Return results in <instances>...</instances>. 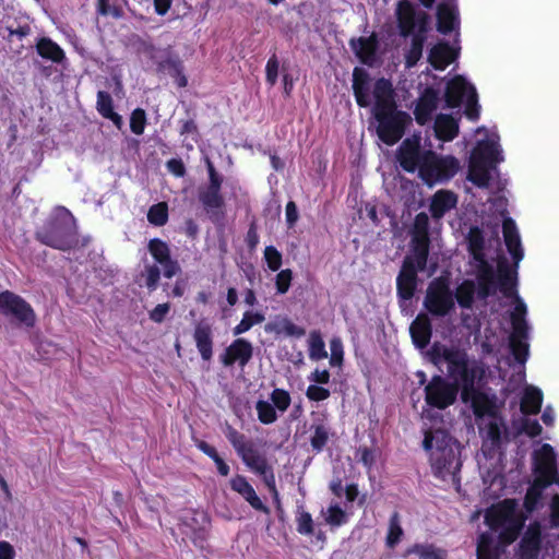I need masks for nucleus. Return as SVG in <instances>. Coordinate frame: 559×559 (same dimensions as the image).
I'll use <instances>...</instances> for the list:
<instances>
[{"mask_svg":"<svg viewBox=\"0 0 559 559\" xmlns=\"http://www.w3.org/2000/svg\"><path fill=\"white\" fill-rule=\"evenodd\" d=\"M504 162L500 136L491 128V241L499 242L497 226L493 219L501 218L503 243L510 259L499 247L491 257V314L501 317V323L508 322V354L498 359L513 369L512 374H526L525 366L530 358L531 325L527 321V305L520 296L519 269L524 259V247L515 221L509 215V195L507 189L509 177L499 169Z\"/></svg>","mask_w":559,"mask_h":559,"instance_id":"1","label":"nucleus"},{"mask_svg":"<svg viewBox=\"0 0 559 559\" xmlns=\"http://www.w3.org/2000/svg\"><path fill=\"white\" fill-rule=\"evenodd\" d=\"M431 361L453 380L449 382L441 376H433L425 386L426 403L438 409H445L454 404L460 388L462 400L469 403L475 416V423L483 438L481 453L489 452V394L486 388L487 379L484 368L476 360H469L466 353L435 345L429 353Z\"/></svg>","mask_w":559,"mask_h":559,"instance_id":"2","label":"nucleus"},{"mask_svg":"<svg viewBox=\"0 0 559 559\" xmlns=\"http://www.w3.org/2000/svg\"><path fill=\"white\" fill-rule=\"evenodd\" d=\"M443 102L442 108H460L464 106V114L472 120L478 117L477 94L473 85L457 75L447 81L443 94L433 87H427L417 100L414 115L419 124L431 120V115Z\"/></svg>","mask_w":559,"mask_h":559,"instance_id":"3","label":"nucleus"},{"mask_svg":"<svg viewBox=\"0 0 559 559\" xmlns=\"http://www.w3.org/2000/svg\"><path fill=\"white\" fill-rule=\"evenodd\" d=\"M372 94L378 136L385 144L393 145L402 139L407 124L412 123V118L408 114L396 110L394 90L389 80L378 79Z\"/></svg>","mask_w":559,"mask_h":559,"instance_id":"4","label":"nucleus"},{"mask_svg":"<svg viewBox=\"0 0 559 559\" xmlns=\"http://www.w3.org/2000/svg\"><path fill=\"white\" fill-rule=\"evenodd\" d=\"M35 237L43 245L53 249L71 250L79 246L76 221L69 210L58 206L36 230Z\"/></svg>","mask_w":559,"mask_h":559,"instance_id":"5","label":"nucleus"},{"mask_svg":"<svg viewBox=\"0 0 559 559\" xmlns=\"http://www.w3.org/2000/svg\"><path fill=\"white\" fill-rule=\"evenodd\" d=\"M147 250L153 257L154 261L151 262L146 257L142 259L143 269L138 275V283L140 286L144 285L150 292L157 288L160 278L162 265L164 276L171 278L181 273L179 262L171 258V251L167 242L159 238H153L147 243Z\"/></svg>","mask_w":559,"mask_h":559,"instance_id":"6","label":"nucleus"},{"mask_svg":"<svg viewBox=\"0 0 559 559\" xmlns=\"http://www.w3.org/2000/svg\"><path fill=\"white\" fill-rule=\"evenodd\" d=\"M399 28L402 36L413 35L412 46L406 55V66L414 67L423 55L424 34L427 29V15L417 11L408 1H401L396 9Z\"/></svg>","mask_w":559,"mask_h":559,"instance_id":"7","label":"nucleus"},{"mask_svg":"<svg viewBox=\"0 0 559 559\" xmlns=\"http://www.w3.org/2000/svg\"><path fill=\"white\" fill-rule=\"evenodd\" d=\"M435 438L436 448L430 453L435 474L443 479L450 476L453 484L459 485L457 474L462 467L459 442L443 429H437Z\"/></svg>","mask_w":559,"mask_h":559,"instance_id":"8","label":"nucleus"},{"mask_svg":"<svg viewBox=\"0 0 559 559\" xmlns=\"http://www.w3.org/2000/svg\"><path fill=\"white\" fill-rule=\"evenodd\" d=\"M431 157H433V151L423 150L420 136L417 135L405 139L397 150L400 166L408 173L418 170L421 178L424 177V170L427 169Z\"/></svg>","mask_w":559,"mask_h":559,"instance_id":"9","label":"nucleus"},{"mask_svg":"<svg viewBox=\"0 0 559 559\" xmlns=\"http://www.w3.org/2000/svg\"><path fill=\"white\" fill-rule=\"evenodd\" d=\"M467 249L469 252L468 274L484 276L489 274V260L486 251V238L484 230L478 226H472L468 230Z\"/></svg>","mask_w":559,"mask_h":559,"instance_id":"10","label":"nucleus"},{"mask_svg":"<svg viewBox=\"0 0 559 559\" xmlns=\"http://www.w3.org/2000/svg\"><path fill=\"white\" fill-rule=\"evenodd\" d=\"M424 306L437 317H444L454 308V296L445 281L435 278L428 285Z\"/></svg>","mask_w":559,"mask_h":559,"instance_id":"11","label":"nucleus"},{"mask_svg":"<svg viewBox=\"0 0 559 559\" xmlns=\"http://www.w3.org/2000/svg\"><path fill=\"white\" fill-rule=\"evenodd\" d=\"M0 312L26 328H33L36 322V316L31 305L10 290L0 293Z\"/></svg>","mask_w":559,"mask_h":559,"instance_id":"12","label":"nucleus"},{"mask_svg":"<svg viewBox=\"0 0 559 559\" xmlns=\"http://www.w3.org/2000/svg\"><path fill=\"white\" fill-rule=\"evenodd\" d=\"M467 180L478 188L489 186V139L478 141L471 152Z\"/></svg>","mask_w":559,"mask_h":559,"instance_id":"13","label":"nucleus"},{"mask_svg":"<svg viewBox=\"0 0 559 559\" xmlns=\"http://www.w3.org/2000/svg\"><path fill=\"white\" fill-rule=\"evenodd\" d=\"M474 276L475 281L465 280L453 295L460 307L465 309H472L476 302L486 305V298L489 295V274Z\"/></svg>","mask_w":559,"mask_h":559,"instance_id":"14","label":"nucleus"},{"mask_svg":"<svg viewBox=\"0 0 559 559\" xmlns=\"http://www.w3.org/2000/svg\"><path fill=\"white\" fill-rule=\"evenodd\" d=\"M532 473L534 479H540L551 485L556 483L558 473L557 455L549 443H544L533 452Z\"/></svg>","mask_w":559,"mask_h":559,"instance_id":"15","label":"nucleus"},{"mask_svg":"<svg viewBox=\"0 0 559 559\" xmlns=\"http://www.w3.org/2000/svg\"><path fill=\"white\" fill-rule=\"evenodd\" d=\"M461 165L457 158L453 156H438L433 152V157L429 159L427 169L424 170L423 180L432 185L437 181H447L454 177L460 170Z\"/></svg>","mask_w":559,"mask_h":559,"instance_id":"16","label":"nucleus"},{"mask_svg":"<svg viewBox=\"0 0 559 559\" xmlns=\"http://www.w3.org/2000/svg\"><path fill=\"white\" fill-rule=\"evenodd\" d=\"M221 188L222 186L207 185L199 189V201L214 224H223L226 216L225 200Z\"/></svg>","mask_w":559,"mask_h":559,"instance_id":"17","label":"nucleus"},{"mask_svg":"<svg viewBox=\"0 0 559 559\" xmlns=\"http://www.w3.org/2000/svg\"><path fill=\"white\" fill-rule=\"evenodd\" d=\"M253 356V346L246 338L238 337L226 347L224 353L219 356V360L225 367H230L238 364L243 368Z\"/></svg>","mask_w":559,"mask_h":559,"instance_id":"18","label":"nucleus"},{"mask_svg":"<svg viewBox=\"0 0 559 559\" xmlns=\"http://www.w3.org/2000/svg\"><path fill=\"white\" fill-rule=\"evenodd\" d=\"M542 528L539 523L534 522L528 525L522 539L519 543L516 556L518 559H538L542 550Z\"/></svg>","mask_w":559,"mask_h":559,"instance_id":"19","label":"nucleus"},{"mask_svg":"<svg viewBox=\"0 0 559 559\" xmlns=\"http://www.w3.org/2000/svg\"><path fill=\"white\" fill-rule=\"evenodd\" d=\"M417 286V271L409 263H403L396 278V290L400 304L411 300Z\"/></svg>","mask_w":559,"mask_h":559,"instance_id":"20","label":"nucleus"},{"mask_svg":"<svg viewBox=\"0 0 559 559\" xmlns=\"http://www.w3.org/2000/svg\"><path fill=\"white\" fill-rule=\"evenodd\" d=\"M193 340L201 358L205 361H210L213 356V331L212 326L205 320H201L197 323Z\"/></svg>","mask_w":559,"mask_h":559,"instance_id":"21","label":"nucleus"},{"mask_svg":"<svg viewBox=\"0 0 559 559\" xmlns=\"http://www.w3.org/2000/svg\"><path fill=\"white\" fill-rule=\"evenodd\" d=\"M230 487L238 492L254 510L270 513V509L261 501L255 493L253 487L248 483L246 477L236 475L230 480Z\"/></svg>","mask_w":559,"mask_h":559,"instance_id":"22","label":"nucleus"},{"mask_svg":"<svg viewBox=\"0 0 559 559\" xmlns=\"http://www.w3.org/2000/svg\"><path fill=\"white\" fill-rule=\"evenodd\" d=\"M457 204V195L450 190L437 191L430 200L429 211L433 219L442 218Z\"/></svg>","mask_w":559,"mask_h":559,"instance_id":"23","label":"nucleus"},{"mask_svg":"<svg viewBox=\"0 0 559 559\" xmlns=\"http://www.w3.org/2000/svg\"><path fill=\"white\" fill-rule=\"evenodd\" d=\"M460 20L459 11L452 3H441L437 10V28L442 34L456 32L459 29Z\"/></svg>","mask_w":559,"mask_h":559,"instance_id":"24","label":"nucleus"},{"mask_svg":"<svg viewBox=\"0 0 559 559\" xmlns=\"http://www.w3.org/2000/svg\"><path fill=\"white\" fill-rule=\"evenodd\" d=\"M459 119L452 115L439 114L437 115L432 130L436 138L440 141H452L459 134Z\"/></svg>","mask_w":559,"mask_h":559,"instance_id":"25","label":"nucleus"},{"mask_svg":"<svg viewBox=\"0 0 559 559\" xmlns=\"http://www.w3.org/2000/svg\"><path fill=\"white\" fill-rule=\"evenodd\" d=\"M350 47L364 64L372 66L374 63L378 49V40L374 35L353 38L350 39Z\"/></svg>","mask_w":559,"mask_h":559,"instance_id":"26","label":"nucleus"},{"mask_svg":"<svg viewBox=\"0 0 559 559\" xmlns=\"http://www.w3.org/2000/svg\"><path fill=\"white\" fill-rule=\"evenodd\" d=\"M543 428L536 419L521 418L513 421L512 427H504V440L508 442L525 433L530 438H536L542 435Z\"/></svg>","mask_w":559,"mask_h":559,"instance_id":"27","label":"nucleus"},{"mask_svg":"<svg viewBox=\"0 0 559 559\" xmlns=\"http://www.w3.org/2000/svg\"><path fill=\"white\" fill-rule=\"evenodd\" d=\"M457 57V49L448 43L435 45L429 52L428 60L435 69L443 70Z\"/></svg>","mask_w":559,"mask_h":559,"instance_id":"28","label":"nucleus"},{"mask_svg":"<svg viewBox=\"0 0 559 559\" xmlns=\"http://www.w3.org/2000/svg\"><path fill=\"white\" fill-rule=\"evenodd\" d=\"M544 395L539 388L526 385L520 403V411L523 415H537L543 405Z\"/></svg>","mask_w":559,"mask_h":559,"instance_id":"29","label":"nucleus"},{"mask_svg":"<svg viewBox=\"0 0 559 559\" xmlns=\"http://www.w3.org/2000/svg\"><path fill=\"white\" fill-rule=\"evenodd\" d=\"M353 76V91L356 102L360 107H368L371 104L369 76L357 68L354 70Z\"/></svg>","mask_w":559,"mask_h":559,"instance_id":"30","label":"nucleus"},{"mask_svg":"<svg viewBox=\"0 0 559 559\" xmlns=\"http://www.w3.org/2000/svg\"><path fill=\"white\" fill-rule=\"evenodd\" d=\"M412 257H406L403 263H409L417 272L427 267L430 240H411Z\"/></svg>","mask_w":559,"mask_h":559,"instance_id":"31","label":"nucleus"},{"mask_svg":"<svg viewBox=\"0 0 559 559\" xmlns=\"http://www.w3.org/2000/svg\"><path fill=\"white\" fill-rule=\"evenodd\" d=\"M413 343L418 348L426 347L431 337V323L427 317L418 316L409 326Z\"/></svg>","mask_w":559,"mask_h":559,"instance_id":"32","label":"nucleus"},{"mask_svg":"<svg viewBox=\"0 0 559 559\" xmlns=\"http://www.w3.org/2000/svg\"><path fill=\"white\" fill-rule=\"evenodd\" d=\"M157 70L175 78L179 87L187 86L188 81L183 74L182 62L177 56L167 53L164 59L157 61Z\"/></svg>","mask_w":559,"mask_h":559,"instance_id":"33","label":"nucleus"},{"mask_svg":"<svg viewBox=\"0 0 559 559\" xmlns=\"http://www.w3.org/2000/svg\"><path fill=\"white\" fill-rule=\"evenodd\" d=\"M549 486H551V484H547L540 479H533L532 484L526 490L523 500V508L527 513H533L535 510H537L544 497V490Z\"/></svg>","mask_w":559,"mask_h":559,"instance_id":"34","label":"nucleus"},{"mask_svg":"<svg viewBox=\"0 0 559 559\" xmlns=\"http://www.w3.org/2000/svg\"><path fill=\"white\" fill-rule=\"evenodd\" d=\"M37 53L44 59L61 63L66 59L64 51L61 47L48 37L40 38L36 44Z\"/></svg>","mask_w":559,"mask_h":559,"instance_id":"35","label":"nucleus"},{"mask_svg":"<svg viewBox=\"0 0 559 559\" xmlns=\"http://www.w3.org/2000/svg\"><path fill=\"white\" fill-rule=\"evenodd\" d=\"M242 462L254 473L263 472L269 466L266 459L259 453V451L252 444L248 447L242 453L239 454Z\"/></svg>","mask_w":559,"mask_h":559,"instance_id":"36","label":"nucleus"},{"mask_svg":"<svg viewBox=\"0 0 559 559\" xmlns=\"http://www.w3.org/2000/svg\"><path fill=\"white\" fill-rule=\"evenodd\" d=\"M407 554H415L419 559H447V551L432 544H415L407 549Z\"/></svg>","mask_w":559,"mask_h":559,"instance_id":"37","label":"nucleus"},{"mask_svg":"<svg viewBox=\"0 0 559 559\" xmlns=\"http://www.w3.org/2000/svg\"><path fill=\"white\" fill-rule=\"evenodd\" d=\"M524 520L519 518H510L506 520V526L500 533L501 540L510 545L518 539L523 528Z\"/></svg>","mask_w":559,"mask_h":559,"instance_id":"38","label":"nucleus"},{"mask_svg":"<svg viewBox=\"0 0 559 559\" xmlns=\"http://www.w3.org/2000/svg\"><path fill=\"white\" fill-rule=\"evenodd\" d=\"M411 235L412 240H430L429 217L427 213L420 212L415 216Z\"/></svg>","mask_w":559,"mask_h":559,"instance_id":"39","label":"nucleus"},{"mask_svg":"<svg viewBox=\"0 0 559 559\" xmlns=\"http://www.w3.org/2000/svg\"><path fill=\"white\" fill-rule=\"evenodd\" d=\"M296 524L297 532L300 535L310 536L314 534V522L309 512H307L302 506L297 508L296 512Z\"/></svg>","mask_w":559,"mask_h":559,"instance_id":"40","label":"nucleus"},{"mask_svg":"<svg viewBox=\"0 0 559 559\" xmlns=\"http://www.w3.org/2000/svg\"><path fill=\"white\" fill-rule=\"evenodd\" d=\"M403 534L404 532L401 526L400 514L394 512L389 522V532L385 539L386 546L389 548H394L400 543Z\"/></svg>","mask_w":559,"mask_h":559,"instance_id":"41","label":"nucleus"},{"mask_svg":"<svg viewBox=\"0 0 559 559\" xmlns=\"http://www.w3.org/2000/svg\"><path fill=\"white\" fill-rule=\"evenodd\" d=\"M265 320L264 316L260 312H245L241 321L233 329V334L238 336L249 331L254 324L262 323Z\"/></svg>","mask_w":559,"mask_h":559,"instance_id":"42","label":"nucleus"},{"mask_svg":"<svg viewBox=\"0 0 559 559\" xmlns=\"http://www.w3.org/2000/svg\"><path fill=\"white\" fill-rule=\"evenodd\" d=\"M147 221L154 226H164L168 222V205L159 202L152 205L147 212Z\"/></svg>","mask_w":559,"mask_h":559,"instance_id":"43","label":"nucleus"},{"mask_svg":"<svg viewBox=\"0 0 559 559\" xmlns=\"http://www.w3.org/2000/svg\"><path fill=\"white\" fill-rule=\"evenodd\" d=\"M309 357L312 360H320L328 357L325 344L319 332L313 331L309 336Z\"/></svg>","mask_w":559,"mask_h":559,"instance_id":"44","label":"nucleus"},{"mask_svg":"<svg viewBox=\"0 0 559 559\" xmlns=\"http://www.w3.org/2000/svg\"><path fill=\"white\" fill-rule=\"evenodd\" d=\"M497 396L491 393V450L499 447L504 440V430L502 431L499 424L497 423Z\"/></svg>","mask_w":559,"mask_h":559,"instance_id":"45","label":"nucleus"},{"mask_svg":"<svg viewBox=\"0 0 559 559\" xmlns=\"http://www.w3.org/2000/svg\"><path fill=\"white\" fill-rule=\"evenodd\" d=\"M255 409L259 420L264 425L272 424L277 419L275 407L267 401H258Z\"/></svg>","mask_w":559,"mask_h":559,"instance_id":"46","label":"nucleus"},{"mask_svg":"<svg viewBox=\"0 0 559 559\" xmlns=\"http://www.w3.org/2000/svg\"><path fill=\"white\" fill-rule=\"evenodd\" d=\"M314 432L310 439L312 449L317 452H321L329 440V429L324 425L313 426Z\"/></svg>","mask_w":559,"mask_h":559,"instance_id":"47","label":"nucleus"},{"mask_svg":"<svg viewBox=\"0 0 559 559\" xmlns=\"http://www.w3.org/2000/svg\"><path fill=\"white\" fill-rule=\"evenodd\" d=\"M145 123H146L145 110L142 108L134 109L130 117L131 131L136 135H141L144 132Z\"/></svg>","mask_w":559,"mask_h":559,"instance_id":"48","label":"nucleus"},{"mask_svg":"<svg viewBox=\"0 0 559 559\" xmlns=\"http://www.w3.org/2000/svg\"><path fill=\"white\" fill-rule=\"evenodd\" d=\"M271 401L280 412L284 413L290 405V395L283 389H274L271 393Z\"/></svg>","mask_w":559,"mask_h":559,"instance_id":"49","label":"nucleus"},{"mask_svg":"<svg viewBox=\"0 0 559 559\" xmlns=\"http://www.w3.org/2000/svg\"><path fill=\"white\" fill-rule=\"evenodd\" d=\"M96 108L104 118L114 111L112 98L109 93L105 91L97 93Z\"/></svg>","mask_w":559,"mask_h":559,"instance_id":"50","label":"nucleus"},{"mask_svg":"<svg viewBox=\"0 0 559 559\" xmlns=\"http://www.w3.org/2000/svg\"><path fill=\"white\" fill-rule=\"evenodd\" d=\"M477 559H489V531L478 533L476 543Z\"/></svg>","mask_w":559,"mask_h":559,"instance_id":"51","label":"nucleus"},{"mask_svg":"<svg viewBox=\"0 0 559 559\" xmlns=\"http://www.w3.org/2000/svg\"><path fill=\"white\" fill-rule=\"evenodd\" d=\"M347 520L346 513L337 506H331L328 509V515L325 518V521L328 524L333 526H340L344 524Z\"/></svg>","mask_w":559,"mask_h":559,"instance_id":"52","label":"nucleus"},{"mask_svg":"<svg viewBox=\"0 0 559 559\" xmlns=\"http://www.w3.org/2000/svg\"><path fill=\"white\" fill-rule=\"evenodd\" d=\"M264 259L267 263V266L272 271L280 270L282 265V253L273 246H267L264 250Z\"/></svg>","mask_w":559,"mask_h":559,"instance_id":"53","label":"nucleus"},{"mask_svg":"<svg viewBox=\"0 0 559 559\" xmlns=\"http://www.w3.org/2000/svg\"><path fill=\"white\" fill-rule=\"evenodd\" d=\"M330 365L332 367H338L343 362V344L340 338H333L330 342Z\"/></svg>","mask_w":559,"mask_h":559,"instance_id":"54","label":"nucleus"},{"mask_svg":"<svg viewBox=\"0 0 559 559\" xmlns=\"http://www.w3.org/2000/svg\"><path fill=\"white\" fill-rule=\"evenodd\" d=\"M293 278V272L289 269L282 270L276 275V290L278 294H285L288 292L290 287V282Z\"/></svg>","mask_w":559,"mask_h":559,"instance_id":"55","label":"nucleus"},{"mask_svg":"<svg viewBox=\"0 0 559 559\" xmlns=\"http://www.w3.org/2000/svg\"><path fill=\"white\" fill-rule=\"evenodd\" d=\"M306 395L311 401H324L330 396V391L323 386L311 384L306 391Z\"/></svg>","mask_w":559,"mask_h":559,"instance_id":"56","label":"nucleus"},{"mask_svg":"<svg viewBox=\"0 0 559 559\" xmlns=\"http://www.w3.org/2000/svg\"><path fill=\"white\" fill-rule=\"evenodd\" d=\"M278 68H280V62H278V59L275 55H273L267 63H266V81L271 84V85H274L276 83V80H277V74H278Z\"/></svg>","mask_w":559,"mask_h":559,"instance_id":"57","label":"nucleus"},{"mask_svg":"<svg viewBox=\"0 0 559 559\" xmlns=\"http://www.w3.org/2000/svg\"><path fill=\"white\" fill-rule=\"evenodd\" d=\"M258 474L262 477L266 487L273 492L275 499H277L278 492L276 490L275 476H274L272 467L269 465L263 469V472H259Z\"/></svg>","mask_w":559,"mask_h":559,"instance_id":"58","label":"nucleus"},{"mask_svg":"<svg viewBox=\"0 0 559 559\" xmlns=\"http://www.w3.org/2000/svg\"><path fill=\"white\" fill-rule=\"evenodd\" d=\"M170 306L168 302L158 304L151 312L150 319L156 323H162L167 313L169 312Z\"/></svg>","mask_w":559,"mask_h":559,"instance_id":"59","label":"nucleus"},{"mask_svg":"<svg viewBox=\"0 0 559 559\" xmlns=\"http://www.w3.org/2000/svg\"><path fill=\"white\" fill-rule=\"evenodd\" d=\"M282 332L288 336L301 337L306 334L304 328H300L289 320H284L282 323Z\"/></svg>","mask_w":559,"mask_h":559,"instance_id":"60","label":"nucleus"},{"mask_svg":"<svg viewBox=\"0 0 559 559\" xmlns=\"http://www.w3.org/2000/svg\"><path fill=\"white\" fill-rule=\"evenodd\" d=\"M167 169L177 177L186 175V167L180 158H171L166 163Z\"/></svg>","mask_w":559,"mask_h":559,"instance_id":"61","label":"nucleus"},{"mask_svg":"<svg viewBox=\"0 0 559 559\" xmlns=\"http://www.w3.org/2000/svg\"><path fill=\"white\" fill-rule=\"evenodd\" d=\"M298 210H297V205L295 202L293 201H289L287 204H286V223L288 225V227H293L296 222L298 221Z\"/></svg>","mask_w":559,"mask_h":559,"instance_id":"62","label":"nucleus"},{"mask_svg":"<svg viewBox=\"0 0 559 559\" xmlns=\"http://www.w3.org/2000/svg\"><path fill=\"white\" fill-rule=\"evenodd\" d=\"M358 452L360 453V462L367 466V467H371L374 462H376V454H374V451L367 448V447H364V448H359Z\"/></svg>","mask_w":559,"mask_h":559,"instance_id":"63","label":"nucleus"},{"mask_svg":"<svg viewBox=\"0 0 559 559\" xmlns=\"http://www.w3.org/2000/svg\"><path fill=\"white\" fill-rule=\"evenodd\" d=\"M550 520L552 525L559 526V495H555L551 499Z\"/></svg>","mask_w":559,"mask_h":559,"instance_id":"64","label":"nucleus"}]
</instances>
